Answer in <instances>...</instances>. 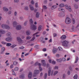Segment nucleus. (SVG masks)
Masks as SVG:
<instances>
[{"mask_svg": "<svg viewBox=\"0 0 79 79\" xmlns=\"http://www.w3.org/2000/svg\"><path fill=\"white\" fill-rule=\"evenodd\" d=\"M30 23L31 24V29H32L33 31H35V30L37 29V26L33 24V21H32V19H30Z\"/></svg>", "mask_w": 79, "mask_h": 79, "instance_id": "obj_1", "label": "nucleus"}, {"mask_svg": "<svg viewBox=\"0 0 79 79\" xmlns=\"http://www.w3.org/2000/svg\"><path fill=\"white\" fill-rule=\"evenodd\" d=\"M1 27H2V29H6L9 30L10 29V26L5 24H2Z\"/></svg>", "mask_w": 79, "mask_h": 79, "instance_id": "obj_2", "label": "nucleus"}, {"mask_svg": "<svg viewBox=\"0 0 79 79\" xmlns=\"http://www.w3.org/2000/svg\"><path fill=\"white\" fill-rule=\"evenodd\" d=\"M65 23L67 24H69L71 23V19L67 17L66 18Z\"/></svg>", "mask_w": 79, "mask_h": 79, "instance_id": "obj_3", "label": "nucleus"}, {"mask_svg": "<svg viewBox=\"0 0 79 79\" xmlns=\"http://www.w3.org/2000/svg\"><path fill=\"white\" fill-rule=\"evenodd\" d=\"M35 66H40L39 67V68L40 71H42L43 70V69H42V67H40L41 66V65H42L41 64L39 63V62H36L35 63Z\"/></svg>", "mask_w": 79, "mask_h": 79, "instance_id": "obj_4", "label": "nucleus"}, {"mask_svg": "<svg viewBox=\"0 0 79 79\" xmlns=\"http://www.w3.org/2000/svg\"><path fill=\"white\" fill-rule=\"evenodd\" d=\"M63 45L65 47H67L68 44H69V41L65 40L62 42Z\"/></svg>", "mask_w": 79, "mask_h": 79, "instance_id": "obj_5", "label": "nucleus"}, {"mask_svg": "<svg viewBox=\"0 0 79 79\" xmlns=\"http://www.w3.org/2000/svg\"><path fill=\"white\" fill-rule=\"evenodd\" d=\"M58 73V71H55V72H54L53 70L51 71V76H53V75L56 76V75Z\"/></svg>", "mask_w": 79, "mask_h": 79, "instance_id": "obj_6", "label": "nucleus"}, {"mask_svg": "<svg viewBox=\"0 0 79 79\" xmlns=\"http://www.w3.org/2000/svg\"><path fill=\"white\" fill-rule=\"evenodd\" d=\"M34 74L35 75H36L37 74H38L40 73V70H37V69H36L35 70L34 72Z\"/></svg>", "mask_w": 79, "mask_h": 79, "instance_id": "obj_7", "label": "nucleus"}, {"mask_svg": "<svg viewBox=\"0 0 79 79\" xmlns=\"http://www.w3.org/2000/svg\"><path fill=\"white\" fill-rule=\"evenodd\" d=\"M65 14L64 13H60L59 14V16L60 17H64Z\"/></svg>", "mask_w": 79, "mask_h": 79, "instance_id": "obj_8", "label": "nucleus"}, {"mask_svg": "<svg viewBox=\"0 0 79 79\" xmlns=\"http://www.w3.org/2000/svg\"><path fill=\"white\" fill-rule=\"evenodd\" d=\"M17 41L19 42H20L21 44H22V43H23V40H21V38H20V37H17Z\"/></svg>", "mask_w": 79, "mask_h": 79, "instance_id": "obj_9", "label": "nucleus"}, {"mask_svg": "<svg viewBox=\"0 0 79 79\" xmlns=\"http://www.w3.org/2000/svg\"><path fill=\"white\" fill-rule=\"evenodd\" d=\"M42 64L43 66H46V63L45 62L44 60H42L41 61Z\"/></svg>", "mask_w": 79, "mask_h": 79, "instance_id": "obj_10", "label": "nucleus"}, {"mask_svg": "<svg viewBox=\"0 0 79 79\" xmlns=\"http://www.w3.org/2000/svg\"><path fill=\"white\" fill-rule=\"evenodd\" d=\"M39 34V32H37L36 33L33 34V35L34 37L31 40V41H33V40H34L35 39V35H36V34Z\"/></svg>", "mask_w": 79, "mask_h": 79, "instance_id": "obj_11", "label": "nucleus"}, {"mask_svg": "<svg viewBox=\"0 0 79 79\" xmlns=\"http://www.w3.org/2000/svg\"><path fill=\"white\" fill-rule=\"evenodd\" d=\"M58 10L60 11H62L64 13H65V10H64V9L61 7H59L58 8Z\"/></svg>", "mask_w": 79, "mask_h": 79, "instance_id": "obj_12", "label": "nucleus"}, {"mask_svg": "<svg viewBox=\"0 0 79 79\" xmlns=\"http://www.w3.org/2000/svg\"><path fill=\"white\" fill-rule=\"evenodd\" d=\"M57 52V49L56 48H54L52 50V52L53 54H55Z\"/></svg>", "mask_w": 79, "mask_h": 79, "instance_id": "obj_13", "label": "nucleus"}, {"mask_svg": "<svg viewBox=\"0 0 79 79\" xmlns=\"http://www.w3.org/2000/svg\"><path fill=\"white\" fill-rule=\"evenodd\" d=\"M51 71H52V68H49L48 70V76H50L51 75Z\"/></svg>", "mask_w": 79, "mask_h": 79, "instance_id": "obj_14", "label": "nucleus"}, {"mask_svg": "<svg viewBox=\"0 0 79 79\" xmlns=\"http://www.w3.org/2000/svg\"><path fill=\"white\" fill-rule=\"evenodd\" d=\"M6 40L7 42H10V41L12 40V38L11 37H9L6 38Z\"/></svg>", "mask_w": 79, "mask_h": 79, "instance_id": "obj_15", "label": "nucleus"}, {"mask_svg": "<svg viewBox=\"0 0 79 79\" xmlns=\"http://www.w3.org/2000/svg\"><path fill=\"white\" fill-rule=\"evenodd\" d=\"M28 77L29 79H31L32 78V72H29L28 75Z\"/></svg>", "mask_w": 79, "mask_h": 79, "instance_id": "obj_16", "label": "nucleus"}, {"mask_svg": "<svg viewBox=\"0 0 79 79\" xmlns=\"http://www.w3.org/2000/svg\"><path fill=\"white\" fill-rule=\"evenodd\" d=\"M57 7H58V6L54 5L52 6L51 9H52V10H54V9H55V8H56Z\"/></svg>", "mask_w": 79, "mask_h": 79, "instance_id": "obj_17", "label": "nucleus"}, {"mask_svg": "<svg viewBox=\"0 0 79 79\" xmlns=\"http://www.w3.org/2000/svg\"><path fill=\"white\" fill-rule=\"evenodd\" d=\"M21 29V25H18L16 27V29H17V30H20Z\"/></svg>", "mask_w": 79, "mask_h": 79, "instance_id": "obj_18", "label": "nucleus"}, {"mask_svg": "<svg viewBox=\"0 0 79 79\" xmlns=\"http://www.w3.org/2000/svg\"><path fill=\"white\" fill-rule=\"evenodd\" d=\"M64 6H65L64 4V3H63L60 4L59 5V7H61V8H62L63 7H64Z\"/></svg>", "mask_w": 79, "mask_h": 79, "instance_id": "obj_19", "label": "nucleus"}, {"mask_svg": "<svg viewBox=\"0 0 79 79\" xmlns=\"http://www.w3.org/2000/svg\"><path fill=\"white\" fill-rule=\"evenodd\" d=\"M17 25V23L16 21H14L13 22V27H15Z\"/></svg>", "mask_w": 79, "mask_h": 79, "instance_id": "obj_20", "label": "nucleus"}, {"mask_svg": "<svg viewBox=\"0 0 79 79\" xmlns=\"http://www.w3.org/2000/svg\"><path fill=\"white\" fill-rule=\"evenodd\" d=\"M66 38V36L65 35H63L60 37V39L62 40L63 39H65Z\"/></svg>", "mask_w": 79, "mask_h": 79, "instance_id": "obj_21", "label": "nucleus"}, {"mask_svg": "<svg viewBox=\"0 0 79 79\" xmlns=\"http://www.w3.org/2000/svg\"><path fill=\"white\" fill-rule=\"evenodd\" d=\"M30 8V10L33 11L34 10V7L32 6L31 5H29Z\"/></svg>", "mask_w": 79, "mask_h": 79, "instance_id": "obj_22", "label": "nucleus"}, {"mask_svg": "<svg viewBox=\"0 0 79 79\" xmlns=\"http://www.w3.org/2000/svg\"><path fill=\"white\" fill-rule=\"evenodd\" d=\"M3 10L5 11H8V9L6 8V7H3Z\"/></svg>", "mask_w": 79, "mask_h": 79, "instance_id": "obj_23", "label": "nucleus"}, {"mask_svg": "<svg viewBox=\"0 0 79 79\" xmlns=\"http://www.w3.org/2000/svg\"><path fill=\"white\" fill-rule=\"evenodd\" d=\"M5 31L1 29L0 30V34H5Z\"/></svg>", "mask_w": 79, "mask_h": 79, "instance_id": "obj_24", "label": "nucleus"}, {"mask_svg": "<svg viewBox=\"0 0 79 79\" xmlns=\"http://www.w3.org/2000/svg\"><path fill=\"white\" fill-rule=\"evenodd\" d=\"M40 15V13L39 12H37L36 13V17L38 18H39V15Z\"/></svg>", "mask_w": 79, "mask_h": 79, "instance_id": "obj_25", "label": "nucleus"}, {"mask_svg": "<svg viewBox=\"0 0 79 79\" xmlns=\"http://www.w3.org/2000/svg\"><path fill=\"white\" fill-rule=\"evenodd\" d=\"M5 50V47H3L1 48V53H3V52H4Z\"/></svg>", "mask_w": 79, "mask_h": 79, "instance_id": "obj_26", "label": "nucleus"}, {"mask_svg": "<svg viewBox=\"0 0 79 79\" xmlns=\"http://www.w3.org/2000/svg\"><path fill=\"white\" fill-rule=\"evenodd\" d=\"M56 61L58 63H60V62H61V59H57Z\"/></svg>", "mask_w": 79, "mask_h": 79, "instance_id": "obj_27", "label": "nucleus"}, {"mask_svg": "<svg viewBox=\"0 0 79 79\" xmlns=\"http://www.w3.org/2000/svg\"><path fill=\"white\" fill-rule=\"evenodd\" d=\"M18 63V62L15 61L13 62V64L14 65V66H16V65H17Z\"/></svg>", "mask_w": 79, "mask_h": 79, "instance_id": "obj_28", "label": "nucleus"}, {"mask_svg": "<svg viewBox=\"0 0 79 79\" xmlns=\"http://www.w3.org/2000/svg\"><path fill=\"white\" fill-rule=\"evenodd\" d=\"M19 77L20 78H22V79H24V75H21L19 76Z\"/></svg>", "mask_w": 79, "mask_h": 79, "instance_id": "obj_29", "label": "nucleus"}, {"mask_svg": "<svg viewBox=\"0 0 79 79\" xmlns=\"http://www.w3.org/2000/svg\"><path fill=\"white\" fill-rule=\"evenodd\" d=\"M26 34L27 35H30V34H31V32H30V31H27Z\"/></svg>", "mask_w": 79, "mask_h": 79, "instance_id": "obj_30", "label": "nucleus"}, {"mask_svg": "<svg viewBox=\"0 0 79 79\" xmlns=\"http://www.w3.org/2000/svg\"><path fill=\"white\" fill-rule=\"evenodd\" d=\"M58 50H59V51H62V50H63V49L61 47H59L58 48Z\"/></svg>", "mask_w": 79, "mask_h": 79, "instance_id": "obj_31", "label": "nucleus"}, {"mask_svg": "<svg viewBox=\"0 0 79 79\" xmlns=\"http://www.w3.org/2000/svg\"><path fill=\"white\" fill-rule=\"evenodd\" d=\"M15 71H18L19 70V68L18 67H16L14 69Z\"/></svg>", "mask_w": 79, "mask_h": 79, "instance_id": "obj_32", "label": "nucleus"}, {"mask_svg": "<svg viewBox=\"0 0 79 79\" xmlns=\"http://www.w3.org/2000/svg\"><path fill=\"white\" fill-rule=\"evenodd\" d=\"M42 26L41 25L40 26L38 27V31H40L41 29H42Z\"/></svg>", "mask_w": 79, "mask_h": 79, "instance_id": "obj_33", "label": "nucleus"}, {"mask_svg": "<svg viewBox=\"0 0 79 79\" xmlns=\"http://www.w3.org/2000/svg\"><path fill=\"white\" fill-rule=\"evenodd\" d=\"M11 44L10 43H7L6 44V46L7 47H10V46H11Z\"/></svg>", "mask_w": 79, "mask_h": 79, "instance_id": "obj_34", "label": "nucleus"}, {"mask_svg": "<svg viewBox=\"0 0 79 79\" xmlns=\"http://www.w3.org/2000/svg\"><path fill=\"white\" fill-rule=\"evenodd\" d=\"M68 10H69V12H71V11H72L71 7L70 6H69V8H68Z\"/></svg>", "mask_w": 79, "mask_h": 79, "instance_id": "obj_35", "label": "nucleus"}, {"mask_svg": "<svg viewBox=\"0 0 79 79\" xmlns=\"http://www.w3.org/2000/svg\"><path fill=\"white\" fill-rule=\"evenodd\" d=\"M73 78L74 79H77V75L76 74L73 77Z\"/></svg>", "mask_w": 79, "mask_h": 79, "instance_id": "obj_36", "label": "nucleus"}, {"mask_svg": "<svg viewBox=\"0 0 79 79\" xmlns=\"http://www.w3.org/2000/svg\"><path fill=\"white\" fill-rule=\"evenodd\" d=\"M47 73H45L44 74V79H47Z\"/></svg>", "mask_w": 79, "mask_h": 79, "instance_id": "obj_37", "label": "nucleus"}, {"mask_svg": "<svg viewBox=\"0 0 79 79\" xmlns=\"http://www.w3.org/2000/svg\"><path fill=\"white\" fill-rule=\"evenodd\" d=\"M65 6L66 9L68 10V9L69 8V6L68 5L66 4L65 5Z\"/></svg>", "mask_w": 79, "mask_h": 79, "instance_id": "obj_38", "label": "nucleus"}, {"mask_svg": "<svg viewBox=\"0 0 79 79\" xmlns=\"http://www.w3.org/2000/svg\"><path fill=\"white\" fill-rule=\"evenodd\" d=\"M31 39V37L30 36H27L26 37V40H29V39Z\"/></svg>", "mask_w": 79, "mask_h": 79, "instance_id": "obj_39", "label": "nucleus"}, {"mask_svg": "<svg viewBox=\"0 0 79 79\" xmlns=\"http://www.w3.org/2000/svg\"><path fill=\"white\" fill-rule=\"evenodd\" d=\"M51 63L52 64H56V61H55V60H53L52 62Z\"/></svg>", "mask_w": 79, "mask_h": 79, "instance_id": "obj_40", "label": "nucleus"}, {"mask_svg": "<svg viewBox=\"0 0 79 79\" xmlns=\"http://www.w3.org/2000/svg\"><path fill=\"white\" fill-rule=\"evenodd\" d=\"M78 57H76V61L75 62V63H76L77 62V61H78Z\"/></svg>", "mask_w": 79, "mask_h": 79, "instance_id": "obj_41", "label": "nucleus"}, {"mask_svg": "<svg viewBox=\"0 0 79 79\" xmlns=\"http://www.w3.org/2000/svg\"><path fill=\"white\" fill-rule=\"evenodd\" d=\"M24 10H28L29 9L27 6H26L24 7Z\"/></svg>", "mask_w": 79, "mask_h": 79, "instance_id": "obj_42", "label": "nucleus"}, {"mask_svg": "<svg viewBox=\"0 0 79 79\" xmlns=\"http://www.w3.org/2000/svg\"><path fill=\"white\" fill-rule=\"evenodd\" d=\"M43 8L44 10H47V6H43Z\"/></svg>", "mask_w": 79, "mask_h": 79, "instance_id": "obj_43", "label": "nucleus"}, {"mask_svg": "<svg viewBox=\"0 0 79 79\" xmlns=\"http://www.w3.org/2000/svg\"><path fill=\"white\" fill-rule=\"evenodd\" d=\"M54 69H58V67L57 66H56L54 68Z\"/></svg>", "mask_w": 79, "mask_h": 79, "instance_id": "obj_44", "label": "nucleus"}, {"mask_svg": "<svg viewBox=\"0 0 79 79\" xmlns=\"http://www.w3.org/2000/svg\"><path fill=\"white\" fill-rule=\"evenodd\" d=\"M16 45L14 44V45H13L11 46H10V47L11 48H14V47H16Z\"/></svg>", "mask_w": 79, "mask_h": 79, "instance_id": "obj_45", "label": "nucleus"}, {"mask_svg": "<svg viewBox=\"0 0 79 79\" xmlns=\"http://www.w3.org/2000/svg\"><path fill=\"white\" fill-rule=\"evenodd\" d=\"M66 60V59L64 58H63L61 59V60L63 61H65Z\"/></svg>", "mask_w": 79, "mask_h": 79, "instance_id": "obj_46", "label": "nucleus"}, {"mask_svg": "<svg viewBox=\"0 0 79 79\" xmlns=\"http://www.w3.org/2000/svg\"><path fill=\"white\" fill-rule=\"evenodd\" d=\"M24 47L23 46H21L19 48V49H24Z\"/></svg>", "mask_w": 79, "mask_h": 79, "instance_id": "obj_47", "label": "nucleus"}, {"mask_svg": "<svg viewBox=\"0 0 79 79\" xmlns=\"http://www.w3.org/2000/svg\"><path fill=\"white\" fill-rule=\"evenodd\" d=\"M14 2L15 3H18L19 2V0H14Z\"/></svg>", "mask_w": 79, "mask_h": 79, "instance_id": "obj_48", "label": "nucleus"}, {"mask_svg": "<svg viewBox=\"0 0 79 79\" xmlns=\"http://www.w3.org/2000/svg\"><path fill=\"white\" fill-rule=\"evenodd\" d=\"M13 67H14V65H13V64H12L10 66V68L11 69H12V68H13Z\"/></svg>", "mask_w": 79, "mask_h": 79, "instance_id": "obj_49", "label": "nucleus"}, {"mask_svg": "<svg viewBox=\"0 0 79 79\" xmlns=\"http://www.w3.org/2000/svg\"><path fill=\"white\" fill-rule=\"evenodd\" d=\"M19 19L20 20H23V17L21 16L19 17Z\"/></svg>", "mask_w": 79, "mask_h": 79, "instance_id": "obj_50", "label": "nucleus"}, {"mask_svg": "<svg viewBox=\"0 0 79 79\" xmlns=\"http://www.w3.org/2000/svg\"><path fill=\"white\" fill-rule=\"evenodd\" d=\"M72 21L73 22V24H75V20H74V19H73Z\"/></svg>", "mask_w": 79, "mask_h": 79, "instance_id": "obj_51", "label": "nucleus"}, {"mask_svg": "<svg viewBox=\"0 0 79 79\" xmlns=\"http://www.w3.org/2000/svg\"><path fill=\"white\" fill-rule=\"evenodd\" d=\"M40 40H41L42 41H43L44 40V37H41L40 38Z\"/></svg>", "mask_w": 79, "mask_h": 79, "instance_id": "obj_52", "label": "nucleus"}, {"mask_svg": "<svg viewBox=\"0 0 79 79\" xmlns=\"http://www.w3.org/2000/svg\"><path fill=\"white\" fill-rule=\"evenodd\" d=\"M47 0H45L44 1V3L45 4H46V3H47Z\"/></svg>", "mask_w": 79, "mask_h": 79, "instance_id": "obj_53", "label": "nucleus"}, {"mask_svg": "<svg viewBox=\"0 0 79 79\" xmlns=\"http://www.w3.org/2000/svg\"><path fill=\"white\" fill-rule=\"evenodd\" d=\"M56 56L57 58H59L60 57V55L59 54H57L56 55Z\"/></svg>", "mask_w": 79, "mask_h": 79, "instance_id": "obj_54", "label": "nucleus"}, {"mask_svg": "<svg viewBox=\"0 0 79 79\" xmlns=\"http://www.w3.org/2000/svg\"><path fill=\"white\" fill-rule=\"evenodd\" d=\"M47 50V49L46 48H44L43 49V52H46Z\"/></svg>", "mask_w": 79, "mask_h": 79, "instance_id": "obj_55", "label": "nucleus"}, {"mask_svg": "<svg viewBox=\"0 0 79 79\" xmlns=\"http://www.w3.org/2000/svg\"><path fill=\"white\" fill-rule=\"evenodd\" d=\"M54 37H56V36H57V34L56 33H54L53 34Z\"/></svg>", "mask_w": 79, "mask_h": 79, "instance_id": "obj_56", "label": "nucleus"}, {"mask_svg": "<svg viewBox=\"0 0 79 79\" xmlns=\"http://www.w3.org/2000/svg\"><path fill=\"white\" fill-rule=\"evenodd\" d=\"M38 47H39V45H36L35 46V48H38Z\"/></svg>", "mask_w": 79, "mask_h": 79, "instance_id": "obj_57", "label": "nucleus"}, {"mask_svg": "<svg viewBox=\"0 0 79 79\" xmlns=\"http://www.w3.org/2000/svg\"><path fill=\"white\" fill-rule=\"evenodd\" d=\"M27 21H26L24 23V26H26V25L27 24Z\"/></svg>", "mask_w": 79, "mask_h": 79, "instance_id": "obj_58", "label": "nucleus"}, {"mask_svg": "<svg viewBox=\"0 0 79 79\" xmlns=\"http://www.w3.org/2000/svg\"><path fill=\"white\" fill-rule=\"evenodd\" d=\"M48 61L49 62V63H52V59H49Z\"/></svg>", "mask_w": 79, "mask_h": 79, "instance_id": "obj_59", "label": "nucleus"}, {"mask_svg": "<svg viewBox=\"0 0 79 79\" xmlns=\"http://www.w3.org/2000/svg\"><path fill=\"white\" fill-rule=\"evenodd\" d=\"M49 5L50 6H52V2L49 3Z\"/></svg>", "mask_w": 79, "mask_h": 79, "instance_id": "obj_60", "label": "nucleus"}, {"mask_svg": "<svg viewBox=\"0 0 79 79\" xmlns=\"http://www.w3.org/2000/svg\"><path fill=\"white\" fill-rule=\"evenodd\" d=\"M31 3L32 5H33V4H34V1L33 0L31 1Z\"/></svg>", "mask_w": 79, "mask_h": 79, "instance_id": "obj_61", "label": "nucleus"}, {"mask_svg": "<svg viewBox=\"0 0 79 79\" xmlns=\"http://www.w3.org/2000/svg\"><path fill=\"white\" fill-rule=\"evenodd\" d=\"M11 13V11H9L8 12V14L10 15Z\"/></svg>", "mask_w": 79, "mask_h": 79, "instance_id": "obj_62", "label": "nucleus"}, {"mask_svg": "<svg viewBox=\"0 0 79 79\" xmlns=\"http://www.w3.org/2000/svg\"><path fill=\"white\" fill-rule=\"evenodd\" d=\"M17 15V12L16 11L14 12V15L15 16H16Z\"/></svg>", "mask_w": 79, "mask_h": 79, "instance_id": "obj_63", "label": "nucleus"}, {"mask_svg": "<svg viewBox=\"0 0 79 79\" xmlns=\"http://www.w3.org/2000/svg\"><path fill=\"white\" fill-rule=\"evenodd\" d=\"M12 75H14V76H16V73H15V72H12Z\"/></svg>", "mask_w": 79, "mask_h": 79, "instance_id": "obj_64", "label": "nucleus"}]
</instances>
